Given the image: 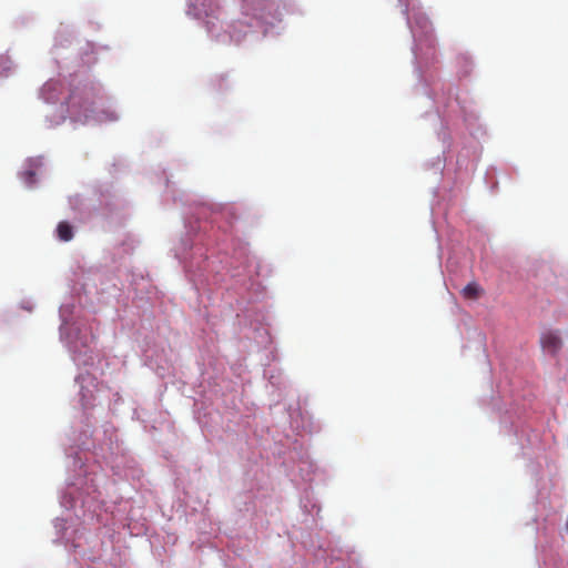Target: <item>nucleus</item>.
Masks as SVG:
<instances>
[{
  "label": "nucleus",
  "instance_id": "nucleus-1",
  "mask_svg": "<svg viewBox=\"0 0 568 568\" xmlns=\"http://www.w3.org/2000/svg\"><path fill=\"white\" fill-rule=\"evenodd\" d=\"M98 93L93 85L80 83L74 85L67 100V110L70 118L78 122H88L90 119L98 121H114L118 115L114 111L95 112Z\"/></svg>",
  "mask_w": 568,
  "mask_h": 568
},
{
  "label": "nucleus",
  "instance_id": "nucleus-2",
  "mask_svg": "<svg viewBox=\"0 0 568 568\" xmlns=\"http://www.w3.org/2000/svg\"><path fill=\"white\" fill-rule=\"evenodd\" d=\"M540 344L545 352L555 355L560 351L562 341L557 332L546 331L540 336Z\"/></svg>",
  "mask_w": 568,
  "mask_h": 568
},
{
  "label": "nucleus",
  "instance_id": "nucleus-3",
  "mask_svg": "<svg viewBox=\"0 0 568 568\" xmlns=\"http://www.w3.org/2000/svg\"><path fill=\"white\" fill-rule=\"evenodd\" d=\"M484 293V290L479 284L476 282L468 283L463 290L462 295L466 300L476 301L478 300Z\"/></svg>",
  "mask_w": 568,
  "mask_h": 568
},
{
  "label": "nucleus",
  "instance_id": "nucleus-4",
  "mask_svg": "<svg viewBox=\"0 0 568 568\" xmlns=\"http://www.w3.org/2000/svg\"><path fill=\"white\" fill-rule=\"evenodd\" d=\"M58 236L61 241L68 242L73 237L72 226L68 222H60L57 227Z\"/></svg>",
  "mask_w": 568,
  "mask_h": 568
},
{
  "label": "nucleus",
  "instance_id": "nucleus-5",
  "mask_svg": "<svg viewBox=\"0 0 568 568\" xmlns=\"http://www.w3.org/2000/svg\"><path fill=\"white\" fill-rule=\"evenodd\" d=\"M34 172L33 171H26L23 173V179L28 185H32L34 183Z\"/></svg>",
  "mask_w": 568,
  "mask_h": 568
},
{
  "label": "nucleus",
  "instance_id": "nucleus-6",
  "mask_svg": "<svg viewBox=\"0 0 568 568\" xmlns=\"http://www.w3.org/2000/svg\"><path fill=\"white\" fill-rule=\"evenodd\" d=\"M205 13H206V16L213 14L214 10L212 9L211 12H205Z\"/></svg>",
  "mask_w": 568,
  "mask_h": 568
}]
</instances>
